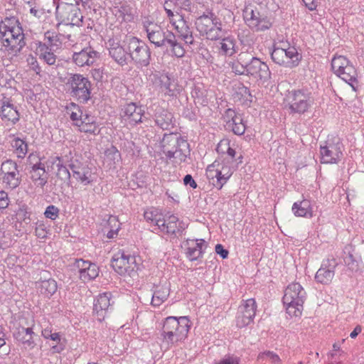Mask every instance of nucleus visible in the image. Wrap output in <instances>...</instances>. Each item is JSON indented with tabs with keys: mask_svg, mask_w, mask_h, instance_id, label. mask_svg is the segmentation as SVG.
Wrapping results in <instances>:
<instances>
[{
	"mask_svg": "<svg viewBox=\"0 0 364 364\" xmlns=\"http://www.w3.org/2000/svg\"><path fill=\"white\" fill-rule=\"evenodd\" d=\"M0 42L1 52L11 59L17 56L24 47V34L16 18H6L1 23Z\"/></svg>",
	"mask_w": 364,
	"mask_h": 364,
	"instance_id": "1",
	"label": "nucleus"
},
{
	"mask_svg": "<svg viewBox=\"0 0 364 364\" xmlns=\"http://www.w3.org/2000/svg\"><path fill=\"white\" fill-rule=\"evenodd\" d=\"M164 9L166 18L175 29L178 36L185 41L186 44H193L194 38L188 24L184 19L179 9L190 12L193 11L190 0H166L164 3Z\"/></svg>",
	"mask_w": 364,
	"mask_h": 364,
	"instance_id": "2",
	"label": "nucleus"
},
{
	"mask_svg": "<svg viewBox=\"0 0 364 364\" xmlns=\"http://www.w3.org/2000/svg\"><path fill=\"white\" fill-rule=\"evenodd\" d=\"M161 149L166 158L176 164L184 162L190 154L188 141L176 133L164 135L161 141Z\"/></svg>",
	"mask_w": 364,
	"mask_h": 364,
	"instance_id": "3",
	"label": "nucleus"
},
{
	"mask_svg": "<svg viewBox=\"0 0 364 364\" xmlns=\"http://www.w3.org/2000/svg\"><path fill=\"white\" fill-rule=\"evenodd\" d=\"M190 328L191 321L186 316L167 317L161 333L164 341L171 346L183 341L187 338Z\"/></svg>",
	"mask_w": 364,
	"mask_h": 364,
	"instance_id": "4",
	"label": "nucleus"
},
{
	"mask_svg": "<svg viewBox=\"0 0 364 364\" xmlns=\"http://www.w3.org/2000/svg\"><path fill=\"white\" fill-rule=\"evenodd\" d=\"M306 299V292L299 282L289 284L283 296V303L287 313L291 317H300Z\"/></svg>",
	"mask_w": 364,
	"mask_h": 364,
	"instance_id": "5",
	"label": "nucleus"
},
{
	"mask_svg": "<svg viewBox=\"0 0 364 364\" xmlns=\"http://www.w3.org/2000/svg\"><path fill=\"white\" fill-rule=\"evenodd\" d=\"M144 217L156 229L167 235H175L181 231L178 225V218L174 215H171L166 219L159 210L151 208L145 210Z\"/></svg>",
	"mask_w": 364,
	"mask_h": 364,
	"instance_id": "6",
	"label": "nucleus"
},
{
	"mask_svg": "<svg viewBox=\"0 0 364 364\" xmlns=\"http://www.w3.org/2000/svg\"><path fill=\"white\" fill-rule=\"evenodd\" d=\"M196 29L206 39L217 41L223 37L220 20L211 12L198 16L195 22Z\"/></svg>",
	"mask_w": 364,
	"mask_h": 364,
	"instance_id": "7",
	"label": "nucleus"
},
{
	"mask_svg": "<svg viewBox=\"0 0 364 364\" xmlns=\"http://www.w3.org/2000/svg\"><path fill=\"white\" fill-rule=\"evenodd\" d=\"M331 68L335 75L356 91L358 86V74L353 63L346 57L335 55L331 60Z\"/></svg>",
	"mask_w": 364,
	"mask_h": 364,
	"instance_id": "8",
	"label": "nucleus"
},
{
	"mask_svg": "<svg viewBox=\"0 0 364 364\" xmlns=\"http://www.w3.org/2000/svg\"><path fill=\"white\" fill-rule=\"evenodd\" d=\"M233 173L229 160L215 161L206 168V176L210 183L220 190Z\"/></svg>",
	"mask_w": 364,
	"mask_h": 364,
	"instance_id": "9",
	"label": "nucleus"
},
{
	"mask_svg": "<svg viewBox=\"0 0 364 364\" xmlns=\"http://www.w3.org/2000/svg\"><path fill=\"white\" fill-rule=\"evenodd\" d=\"M243 18L245 23L255 31H262L271 27L269 19L259 11L255 4H247L243 9Z\"/></svg>",
	"mask_w": 364,
	"mask_h": 364,
	"instance_id": "10",
	"label": "nucleus"
},
{
	"mask_svg": "<svg viewBox=\"0 0 364 364\" xmlns=\"http://www.w3.org/2000/svg\"><path fill=\"white\" fill-rule=\"evenodd\" d=\"M112 267L118 274L130 277L134 276L139 269L136 257L123 251H119L114 255Z\"/></svg>",
	"mask_w": 364,
	"mask_h": 364,
	"instance_id": "11",
	"label": "nucleus"
},
{
	"mask_svg": "<svg viewBox=\"0 0 364 364\" xmlns=\"http://www.w3.org/2000/svg\"><path fill=\"white\" fill-rule=\"evenodd\" d=\"M67 85L73 97L80 102H87L90 98L91 84L88 79L80 74L71 75L68 79Z\"/></svg>",
	"mask_w": 364,
	"mask_h": 364,
	"instance_id": "12",
	"label": "nucleus"
},
{
	"mask_svg": "<svg viewBox=\"0 0 364 364\" xmlns=\"http://www.w3.org/2000/svg\"><path fill=\"white\" fill-rule=\"evenodd\" d=\"M126 44L129 56L132 60L141 65H147L149 63V48L144 42L135 37H129L126 40Z\"/></svg>",
	"mask_w": 364,
	"mask_h": 364,
	"instance_id": "13",
	"label": "nucleus"
},
{
	"mask_svg": "<svg viewBox=\"0 0 364 364\" xmlns=\"http://www.w3.org/2000/svg\"><path fill=\"white\" fill-rule=\"evenodd\" d=\"M55 14L62 22L72 26H80L83 18L77 4L73 2H58Z\"/></svg>",
	"mask_w": 364,
	"mask_h": 364,
	"instance_id": "14",
	"label": "nucleus"
},
{
	"mask_svg": "<svg viewBox=\"0 0 364 364\" xmlns=\"http://www.w3.org/2000/svg\"><path fill=\"white\" fill-rule=\"evenodd\" d=\"M31 166L29 176L36 188L43 189L48 183V174L41 159L34 154H30L28 158Z\"/></svg>",
	"mask_w": 364,
	"mask_h": 364,
	"instance_id": "15",
	"label": "nucleus"
},
{
	"mask_svg": "<svg viewBox=\"0 0 364 364\" xmlns=\"http://www.w3.org/2000/svg\"><path fill=\"white\" fill-rule=\"evenodd\" d=\"M287 102L292 113L303 114L311 107L313 100L310 93L298 90L289 93Z\"/></svg>",
	"mask_w": 364,
	"mask_h": 364,
	"instance_id": "16",
	"label": "nucleus"
},
{
	"mask_svg": "<svg viewBox=\"0 0 364 364\" xmlns=\"http://www.w3.org/2000/svg\"><path fill=\"white\" fill-rule=\"evenodd\" d=\"M143 27L146 33L147 38L151 43L156 47H164L166 46V42L171 32H168L166 34L160 25L149 18L143 21Z\"/></svg>",
	"mask_w": 364,
	"mask_h": 364,
	"instance_id": "17",
	"label": "nucleus"
},
{
	"mask_svg": "<svg viewBox=\"0 0 364 364\" xmlns=\"http://www.w3.org/2000/svg\"><path fill=\"white\" fill-rule=\"evenodd\" d=\"M0 171L2 183L6 188L14 189L20 185L21 176L15 161L10 159L4 161Z\"/></svg>",
	"mask_w": 364,
	"mask_h": 364,
	"instance_id": "18",
	"label": "nucleus"
},
{
	"mask_svg": "<svg viewBox=\"0 0 364 364\" xmlns=\"http://www.w3.org/2000/svg\"><path fill=\"white\" fill-rule=\"evenodd\" d=\"M150 79L165 95L176 96L180 92L176 80L166 73L156 72L150 75Z\"/></svg>",
	"mask_w": 364,
	"mask_h": 364,
	"instance_id": "19",
	"label": "nucleus"
},
{
	"mask_svg": "<svg viewBox=\"0 0 364 364\" xmlns=\"http://www.w3.org/2000/svg\"><path fill=\"white\" fill-rule=\"evenodd\" d=\"M257 305L254 299H249L243 301L240 305L235 323L238 328H244L250 324L256 314Z\"/></svg>",
	"mask_w": 364,
	"mask_h": 364,
	"instance_id": "20",
	"label": "nucleus"
},
{
	"mask_svg": "<svg viewBox=\"0 0 364 364\" xmlns=\"http://www.w3.org/2000/svg\"><path fill=\"white\" fill-rule=\"evenodd\" d=\"M70 167L73 172V176L82 185H88L94 181V174L87 164L76 161L73 162Z\"/></svg>",
	"mask_w": 364,
	"mask_h": 364,
	"instance_id": "21",
	"label": "nucleus"
},
{
	"mask_svg": "<svg viewBox=\"0 0 364 364\" xmlns=\"http://www.w3.org/2000/svg\"><path fill=\"white\" fill-rule=\"evenodd\" d=\"M247 74L257 80L266 82L270 77V71L268 65L257 58L252 57L247 63Z\"/></svg>",
	"mask_w": 364,
	"mask_h": 364,
	"instance_id": "22",
	"label": "nucleus"
},
{
	"mask_svg": "<svg viewBox=\"0 0 364 364\" xmlns=\"http://www.w3.org/2000/svg\"><path fill=\"white\" fill-rule=\"evenodd\" d=\"M73 266L77 271L80 279L85 282L91 281L98 276L99 269L95 264L79 259H76Z\"/></svg>",
	"mask_w": 364,
	"mask_h": 364,
	"instance_id": "23",
	"label": "nucleus"
},
{
	"mask_svg": "<svg viewBox=\"0 0 364 364\" xmlns=\"http://www.w3.org/2000/svg\"><path fill=\"white\" fill-rule=\"evenodd\" d=\"M144 112L141 106H137L135 103L131 102L125 105L122 108L120 114L125 122L134 125L141 122Z\"/></svg>",
	"mask_w": 364,
	"mask_h": 364,
	"instance_id": "24",
	"label": "nucleus"
},
{
	"mask_svg": "<svg viewBox=\"0 0 364 364\" xmlns=\"http://www.w3.org/2000/svg\"><path fill=\"white\" fill-rule=\"evenodd\" d=\"M156 124L163 129H169L173 126V117L171 112L156 104L151 107Z\"/></svg>",
	"mask_w": 364,
	"mask_h": 364,
	"instance_id": "25",
	"label": "nucleus"
},
{
	"mask_svg": "<svg viewBox=\"0 0 364 364\" xmlns=\"http://www.w3.org/2000/svg\"><path fill=\"white\" fill-rule=\"evenodd\" d=\"M0 117L1 120L9 124H14L18 122L20 114L17 109L10 100L3 101L0 108Z\"/></svg>",
	"mask_w": 364,
	"mask_h": 364,
	"instance_id": "26",
	"label": "nucleus"
},
{
	"mask_svg": "<svg viewBox=\"0 0 364 364\" xmlns=\"http://www.w3.org/2000/svg\"><path fill=\"white\" fill-rule=\"evenodd\" d=\"M321 161L324 164H335L342 156V151L339 144H329L321 146Z\"/></svg>",
	"mask_w": 364,
	"mask_h": 364,
	"instance_id": "27",
	"label": "nucleus"
},
{
	"mask_svg": "<svg viewBox=\"0 0 364 364\" xmlns=\"http://www.w3.org/2000/svg\"><path fill=\"white\" fill-rule=\"evenodd\" d=\"M336 265V264L333 259L323 261L315 275L316 282L323 284L331 283L335 274Z\"/></svg>",
	"mask_w": 364,
	"mask_h": 364,
	"instance_id": "28",
	"label": "nucleus"
},
{
	"mask_svg": "<svg viewBox=\"0 0 364 364\" xmlns=\"http://www.w3.org/2000/svg\"><path fill=\"white\" fill-rule=\"evenodd\" d=\"M35 336L32 328L20 326L14 332V337L21 343L26 349H33L36 346L33 339Z\"/></svg>",
	"mask_w": 364,
	"mask_h": 364,
	"instance_id": "29",
	"label": "nucleus"
},
{
	"mask_svg": "<svg viewBox=\"0 0 364 364\" xmlns=\"http://www.w3.org/2000/svg\"><path fill=\"white\" fill-rule=\"evenodd\" d=\"M224 119L228 128H231L235 134L242 135L245 133V125L243 123L242 118L240 114H237L234 110L228 109Z\"/></svg>",
	"mask_w": 364,
	"mask_h": 364,
	"instance_id": "30",
	"label": "nucleus"
},
{
	"mask_svg": "<svg viewBox=\"0 0 364 364\" xmlns=\"http://www.w3.org/2000/svg\"><path fill=\"white\" fill-rule=\"evenodd\" d=\"M110 299V293H104L100 294L95 300L93 311L100 321L104 320L109 311L111 305Z\"/></svg>",
	"mask_w": 364,
	"mask_h": 364,
	"instance_id": "31",
	"label": "nucleus"
},
{
	"mask_svg": "<svg viewBox=\"0 0 364 364\" xmlns=\"http://www.w3.org/2000/svg\"><path fill=\"white\" fill-rule=\"evenodd\" d=\"M97 58V52L91 48H86L80 52H76L73 55L74 63L80 67L90 65Z\"/></svg>",
	"mask_w": 364,
	"mask_h": 364,
	"instance_id": "32",
	"label": "nucleus"
},
{
	"mask_svg": "<svg viewBox=\"0 0 364 364\" xmlns=\"http://www.w3.org/2000/svg\"><path fill=\"white\" fill-rule=\"evenodd\" d=\"M108 44L109 53L111 57L119 64H125L127 56H129L128 50L127 51L118 41H116L114 39L109 40Z\"/></svg>",
	"mask_w": 364,
	"mask_h": 364,
	"instance_id": "33",
	"label": "nucleus"
},
{
	"mask_svg": "<svg viewBox=\"0 0 364 364\" xmlns=\"http://www.w3.org/2000/svg\"><path fill=\"white\" fill-rule=\"evenodd\" d=\"M186 256L191 260L194 261L202 257L203 250L205 247V242L203 239L187 241Z\"/></svg>",
	"mask_w": 364,
	"mask_h": 364,
	"instance_id": "34",
	"label": "nucleus"
},
{
	"mask_svg": "<svg viewBox=\"0 0 364 364\" xmlns=\"http://www.w3.org/2000/svg\"><path fill=\"white\" fill-rule=\"evenodd\" d=\"M170 294V284L167 282L156 286L151 299L154 306H159L168 297Z\"/></svg>",
	"mask_w": 364,
	"mask_h": 364,
	"instance_id": "35",
	"label": "nucleus"
},
{
	"mask_svg": "<svg viewBox=\"0 0 364 364\" xmlns=\"http://www.w3.org/2000/svg\"><path fill=\"white\" fill-rule=\"evenodd\" d=\"M294 215L296 217L311 218L314 215V211L311 201L303 200L295 202L291 208Z\"/></svg>",
	"mask_w": 364,
	"mask_h": 364,
	"instance_id": "36",
	"label": "nucleus"
},
{
	"mask_svg": "<svg viewBox=\"0 0 364 364\" xmlns=\"http://www.w3.org/2000/svg\"><path fill=\"white\" fill-rule=\"evenodd\" d=\"M238 50L237 41L232 36L223 38L220 42V53L226 56H232Z\"/></svg>",
	"mask_w": 364,
	"mask_h": 364,
	"instance_id": "37",
	"label": "nucleus"
},
{
	"mask_svg": "<svg viewBox=\"0 0 364 364\" xmlns=\"http://www.w3.org/2000/svg\"><path fill=\"white\" fill-rule=\"evenodd\" d=\"M51 50L52 48L41 42L38 43L36 48V53L39 55L40 59L43 60L49 65H53L56 63V55Z\"/></svg>",
	"mask_w": 364,
	"mask_h": 364,
	"instance_id": "38",
	"label": "nucleus"
},
{
	"mask_svg": "<svg viewBox=\"0 0 364 364\" xmlns=\"http://www.w3.org/2000/svg\"><path fill=\"white\" fill-rule=\"evenodd\" d=\"M38 289L41 294L50 297L57 291V283L53 279L43 280L38 284Z\"/></svg>",
	"mask_w": 364,
	"mask_h": 364,
	"instance_id": "39",
	"label": "nucleus"
},
{
	"mask_svg": "<svg viewBox=\"0 0 364 364\" xmlns=\"http://www.w3.org/2000/svg\"><path fill=\"white\" fill-rule=\"evenodd\" d=\"M250 55L247 53H241L238 55V60L231 63L230 66L232 71L237 75H242L247 73V64L244 65L242 63H244L245 60L249 58Z\"/></svg>",
	"mask_w": 364,
	"mask_h": 364,
	"instance_id": "40",
	"label": "nucleus"
},
{
	"mask_svg": "<svg viewBox=\"0 0 364 364\" xmlns=\"http://www.w3.org/2000/svg\"><path fill=\"white\" fill-rule=\"evenodd\" d=\"M165 47L171 48L172 53L177 58H181L185 55V49L177 42L176 36L173 33H169V38H168Z\"/></svg>",
	"mask_w": 364,
	"mask_h": 364,
	"instance_id": "41",
	"label": "nucleus"
},
{
	"mask_svg": "<svg viewBox=\"0 0 364 364\" xmlns=\"http://www.w3.org/2000/svg\"><path fill=\"white\" fill-rule=\"evenodd\" d=\"M284 55H285L286 58H287V61H288L287 67L292 68L298 65L300 57L295 47L288 46L287 48H284Z\"/></svg>",
	"mask_w": 364,
	"mask_h": 364,
	"instance_id": "42",
	"label": "nucleus"
},
{
	"mask_svg": "<svg viewBox=\"0 0 364 364\" xmlns=\"http://www.w3.org/2000/svg\"><path fill=\"white\" fill-rule=\"evenodd\" d=\"M11 144L18 158H23L26 156L28 152V146L23 140L20 138H14Z\"/></svg>",
	"mask_w": 364,
	"mask_h": 364,
	"instance_id": "43",
	"label": "nucleus"
},
{
	"mask_svg": "<svg viewBox=\"0 0 364 364\" xmlns=\"http://www.w3.org/2000/svg\"><path fill=\"white\" fill-rule=\"evenodd\" d=\"M284 54V47H277L274 46L273 50L271 53V57L272 60L280 65H284L287 67V64L288 61H287V58Z\"/></svg>",
	"mask_w": 364,
	"mask_h": 364,
	"instance_id": "44",
	"label": "nucleus"
},
{
	"mask_svg": "<svg viewBox=\"0 0 364 364\" xmlns=\"http://www.w3.org/2000/svg\"><path fill=\"white\" fill-rule=\"evenodd\" d=\"M44 40L46 41L44 43L50 48H58L61 44L60 36L55 32L51 31L45 33Z\"/></svg>",
	"mask_w": 364,
	"mask_h": 364,
	"instance_id": "45",
	"label": "nucleus"
},
{
	"mask_svg": "<svg viewBox=\"0 0 364 364\" xmlns=\"http://www.w3.org/2000/svg\"><path fill=\"white\" fill-rule=\"evenodd\" d=\"M258 359L262 360L268 359L272 364H281V359L279 355L272 351H265L259 353L258 355Z\"/></svg>",
	"mask_w": 364,
	"mask_h": 364,
	"instance_id": "46",
	"label": "nucleus"
},
{
	"mask_svg": "<svg viewBox=\"0 0 364 364\" xmlns=\"http://www.w3.org/2000/svg\"><path fill=\"white\" fill-rule=\"evenodd\" d=\"M77 127H79V130L80 132L92 134L94 135L98 134L100 131L99 126L97 125L96 122L88 124H81V125H79Z\"/></svg>",
	"mask_w": 364,
	"mask_h": 364,
	"instance_id": "47",
	"label": "nucleus"
},
{
	"mask_svg": "<svg viewBox=\"0 0 364 364\" xmlns=\"http://www.w3.org/2000/svg\"><path fill=\"white\" fill-rule=\"evenodd\" d=\"M56 161H58L57 164L58 168V176L61 178L62 180H66L68 179L70 177V173L68 169L60 164V159L59 157H55V161L53 162V164Z\"/></svg>",
	"mask_w": 364,
	"mask_h": 364,
	"instance_id": "48",
	"label": "nucleus"
},
{
	"mask_svg": "<svg viewBox=\"0 0 364 364\" xmlns=\"http://www.w3.org/2000/svg\"><path fill=\"white\" fill-rule=\"evenodd\" d=\"M48 339H50L56 344L52 346L54 352L60 353L64 349V345L61 343L60 336L58 333L54 332L48 336Z\"/></svg>",
	"mask_w": 364,
	"mask_h": 364,
	"instance_id": "49",
	"label": "nucleus"
},
{
	"mask_svg": "<svg viewBox=\"0 0 364 364\" xmlns=\"http://www.w3.org/2000/svg\"><path fill=\"white\" fill-rule=\"evenodd\" d=\"M105 156L107 159L110 161H113L114 163H115V161H118L121 158L119 151L114 146H111L107 149L105 151Z\"/></svg>",
	"mask_w": 364,
	"mask_h": 364,
	"instance_id": "50",
	"label": "nucleus"
},
{
	"mask_svg": "<svg viewBox=\"0 0 364 364\" xmlns=\"http://www.w3.org/2000/svg\"><path fill=\"white\" fill-rule=\"evenodd\" d=\"M58 214H59V209L53 205L48 206L44 213L46 218H49L53 220H55L58 218Z\"/></svg>",
	"mask_w": 364,
	"mask_h": 364,
	"instance_id": "51",
	"label": "nucleus"
},
{
	"mask_svg": "<svg viewBox=\"0 0 364 364\" xmlns=\"http://www.w3.org/2000/svg\"><path fill=\"white\" fill-rule=\"evenodd\" d=\"M27 62L31 66V69L34 70L37 74H39L41 71L40 66L36 60V58L32 55H29L27 58Z\"/></svg>",
	"mask_w": 364,
	"mask_h": 364,
	"instance_id": "52",
	"label": "nucleus"
},
{
	"mask_svg": "<svg viewBox=\"0 0 364 364\" xmlns=\"http://www.w3.org/2000/svg\"><path fill=\"white\" fill-rule=\"evenodd\" d=\"M95 118L93 116L88 114H80V121H77V126L82 124H88L95 122Z\"/></svg>",
	"mask_w": 364,
	"mask_h": 364,
	"instance_id": "53",
	"label": "nucleus"
},
{
	"mask_svg": "<svg viewBox=\"0 0 364 364\" xmlns=\"http://www.w3.org/2000/svg\"><path fill=\"white\" fill-rule=\"evenodd\" d=\"M36 235L41 239H44L47 237V230L44 225L39 224L36 226L35 230Z\"/></svg>",
	"mask_w": 364,
	"mask_h": 364,
	"instance_id": "54",
	"label": "nucleus"
},
{
	"mask_svg": "<svg viewBox=\"0 0 364 364\" xmlns=\"http://www.w3.org/2000/svg\"><path fill=\"white\" fill-rule=\"evenodd\" d=\"M107 225L110 229L119 230L120 228V223L115 216H110L107 220Z\"/></svg>",
	"mask_w": 364,
	"mask_h": 364,
	"instance_id": "55",
	"label": "nucleus"
},
{
	"mask_svg": "<svg viewBox=\"0 0 364 364\" xmlns=\"http://www.w3.org/2000/svg\"><path fill=\"white\" fill-rule=\"evenodd\" d=\"M223 146H228L227 153L228 156L233 159L235 156V151L230 146L228 140H222L218 144V149H220Z\"/></svg>",
	"mask_w": 364,
	"mask_h": 364,
	"instance_id": "56",
	"label": "nucleus"
},
{
	"mask_svg": "<svg viewBox=\"0 0 364 364\" xmlns=\"http://www.w3.org/2000/svg\"><path fill=\"white\" fill-rule=\"evenodd\" d=\"M30 14L37 18H41L45 15V9L34 6L30 9Z\"/></svg>",
	"mask_w": 364,
	"mask_h": 364,
	"instance_id": "57",
	"label": "nucleus"
},
{
	"mask_svg": "<svg viewBox=\"0 0 364 364\" xmlns=\"http://www.w3.org/2000/svg\"><path fill=\"white\" fill-rule=\"evenodd\" d=\"M215 252L218 255H220L223 259H225L228 256V251L224 249L223 246L220 244L216 245Z\"/></svg>",
	"mask_w": 364,
	"mask_h": 364,
	"instance_id": "58",
	"label": "nucleus"
},
{
	"mask_svg": "<svg viewBox=\"0 0 364 364\" xmlns=\"http://www.w3.org/2000/svg\"><path fill=\"white\" fill-rule=\"evenodd\" d=\"M183 183L186 186L188 185L193 188H196L197 186L196 181L193 180V177L189 174L185 176L183 178Z\"/></svg>",
	"mask_w": 364,
	"mask_h": 364,
	"instance_id": "59",
	"label": "nucleus"
},
{
	"mask_svg": "<svg viewBox=\"0 0 364 364\" xmlns=\"http://www.w3.org/2000/svg\"><path fill=\"white\" fill-rule=\"evenodd\" d=\"M306 7L310 11H313L316 8V3L315 0H302Z\"/></svg>",
	"mask_w": 364,
	"mask_h": 364,
	"instance_id": "60",
	"label": "nucleus"
},
{
	"mask_svg": "<svg viewBox=\"0 0 364 364\" xmlns=\"http://www.w3.org/2000/svg\"><path fill=\"white\" fill-rule=\"evenodd\" d=\"M6 344L5 333L4 332V328L0 326V348Z\"/></svg>",
	"mask_w": 364,
	"mask_h": 364,
	"instance_id": "61",
	"label": "nucleus"
},
{
	"mask_svg": "<svg viewBox=\"0 0 364 364\" xmlns=\"http://www.w3.org/2000/svg\"><path fill=\"white\" fill-rule=\"evenodd\" d=\"M361 327L360 326H357L354 330L350 333V336L352 338H355L360 332H361Z\"/></svg>",
	"mask_w": 364,
	"mask_h": 364,
	"instance_id": "62",
	"label": "nucleus"
},
{
	"mask_svg": "<svg viewBox=\"0 0 364 364\" xmlns=\"http://www.w3.org/2000/svg\"><path fill=\"white\" fill-rule=\"evenodd\" d=\"M52 333L53 332L50 328H46L42 330L41 334L44 338L48 339V336H50Z\"/></svg>",
	"mask_w": 364,
	"mask_h": 364,
	"instance_id": "63",
	"label": "nucleus"
},
{
	"mask_svg": "<svg viewBox=\"0 0 364 364\" xmlns=\"http://www.w3.org/2000/svg\"><path fill=\"white\" fill-rule=\"evenodd\" d=\"M70 118L74 122L75 125L77 127V121H80V115L76 112H72Z\"/></svg>",
	"mask_w": 364,
	"mask_h": 364,
	"instance_id": "64",
	"label": "nucleus"
}]
</instances>
